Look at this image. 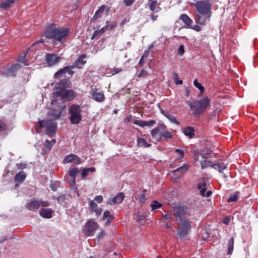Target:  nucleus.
<instances>
[{"mask_svg":"<svg viewBox=\"0 0 258 258\" xmlns=\"http://www.w3.org/2000/svg\"><path fill=\"white\" fill-rule=\"evenodd\" d=\"M228 165L224 163H219L214 164L212 168L215 170H218L220 173H223L224 170L228 169Z\"/></svg>","mask_w":258,"mask_h":258,"instance_id":"a878e982","label":"nucleus"},{"mask_svg":"<svg viewBox=\"0 0 258 258\" xmlns=\"http://www.w3.org/2000/svg\"><path fill=\"white\" fill-rule=\"evenodd\" d=\"M20 67L21 66L19 64H15L6 71L4 72L3 74L9 76H15L16 71L19 70Z\"/></svg>","mask_w":258,"mask_h":258,"instance_id":"4be33fe9","label":"nucleus"},{"mask_svg":"<svg viewBox=\"0 0 258 258\" xmlns=\"http://www.w3.org/2000/svg\"><path fill=\"white\" fill-rule=\"evenodd\" d=\"M162 206V204L157 201H153L151 204L152 211H154L157 209L160 208Z\"/></svg>","mask_w":258,"mask_h":258,"instance_id":"4c0bfd02","label":"nucleus"},{"mask_svg":"<svg viewBox=\"0 0 258 258\" xmlns=\"http://www.w3.org/2000/svg\"><path fill=\"white\" fill-rule=\"evenodd\" d=\"M70 120L73 124H78L82 120L81 106L79 105L73 104L69 107Z\"/></svg>","mask_w":258,"mask_h":258,"instance_id":"0eeeda50","label":"nucleus"},{"mask_svg":"<svg viewBox=\"0 0 258 258\" xmlns=\"http://www.w3.org/2000/svg\"><path fill=\"white\" fill-rule=\"evenodd\" d=\"M7 125L3 121L0 120V132L6 130Z\"/></svg>","mask_w":258,"mask_h":258,"instance_id":"13d9d810","label":"nucleus"},{"mask_svg":"<svg viewBox=\"0 0 258 258\" xmlns=\"http://www.w3.org/2000/svg\"><path fill=\"white\" fill-rule=\"evenodd\" d=\"M16 166H17V167L18 168V169H25L26 168L27 164L24 163H17Z\"/></svg>","mask_w":258,"mask_h":258,"instance_id":"5fc2aeb1","label":"nucleus"},{"mask_svg":"<svg viewBox=\"0 0 258 258\" xmlns=\"http://www.w3.org/2000/svg\"><path fill=\"white\" fill-rule=\"evenodd\" d=\"M147 72L144 70H142L141 71L140 73L139 74L138 77H145L147 76Z\"/></svg>","mask_w":258,"mask_h":258,"instance_id":"4d7b16f0","label":"nucleus"},{"mask_svg":"<svg viewBox=\"0 0 258 258\" xmlns=\"http://www.w3.org/2000/svg\"><path fill=\"white\" fill-rule=\"evenodd\" d=\"M92 98L98 102H102L105 99V96L102 92L98 91L97 88L92 89L90 92Z\"/></svg>","mask_w":258,"mask_h":258,"instance_id":"ddd939ff","label":"nucleus"},{"mask_svg":"<svg viewBox=\"0 0 258 258\" xmlns=\"http://www.w3.org/2000/svg\"><path fill=\"white\" fill-rule=\"evenodd\" d=\"M105 234L104 231H101L98 235V237L99 239L102 238Z\"/></svg>","mask_w":258,"mask_h":258,"instance_id":"0e129e2a","label":"nucleus"},{"mask_svg":"<svg viewBox=\"0 0 258 258\" xmlns=\"http://www.w3.org/2000/svg\"><path fill=\"white\" fill-rule=\"evenodd\" d=\"M56 143L55 139H52L51 141L46 140L43 143V148L42 149L41 154L45 155L49 152Z\"/></svg>","mask_w":258,"mask_h":258,"instance_id":"dca6fc26","label":"nucleus"},{"mask_svg":"<svg viewBox=\"0 0 258 258\" xmlns=\"http://www.w3.org/2000/svg\"><path fill=\"white\" fill-rule=\"evenodd\" d=\"M122 71L121 68H114L112 71V74L115 75Z\"/></svg>","mask_w":258,"mask_h":258,"instance_id":"052dcab7","label":"nucleus"},{"mask_svg":"<svg viewBox=\"0 0 258 258\" xmlns=\"http://www.w3.org/2000/svg\"><path fill=\"white\" fill-rule=\"evenodd\" d=\"M40 206L42 207H47L49 206V203L47 201L33 200L27 203L26 207L29 210L35 211L38 209Z\"/></svg>","mask_w":258,"mask_h":258,"instance_id":"9d476101","label":"nucleus"},{"mask_svg":"<svg viewBox=\"0 0 258 258\" xmlns=\"http://www.w3.org/2000/svg\"><path fill=\"white\" fill-rule=\"evenodd\" d=\"M174 215L178 221L177 235L180 239H182L188 234L191 227V222L186 218L187 214L182 208L174 209Z\"/></svg>","mask_w":258,"mask_h":258,"instance_id":"f03ea898","label":"nucleus"},{"mask_svg":"<svg viewBox=\"0 0 258 258\" xmlns=\"http://www.w3.org/2000/svg\"><path fill=\"white\" fill-rule=\"evenodd\" d=\"M27 52H28V51H26V52H25L23 55L20 56L18 59V60L19 62L23 63L25 66L29 65V64L27 62V59H26V55H27Z\"/></svg>","mask_w":258,"mask_h":258,"instance_id":"58836bf2","label":"nucleus"},{"mask_svg":"<svg viewBox=\"0 0 258 258\" xmlns=\"http://www.w3.org/2000/svg\"><path fill=\"white\" fill-rule=\"evenodd\" d=\"M63 109V107H58L56 109H52L48 112V116L50 119L55 121V119L60 118Z\"/></svg>","mask_w":258,"mask_h":258,"instance_id":"4468645a","label":"nucleus"},{"mask_svg":"<svg viewBox=\"0 0 258 258\" xmlns=\"http://www.w3.org/2000/svg\"><path fill=\"white\" fill-rule=\"evenodd\" d=\"M145 218V217L144 215H139L138 216V218L137 220L138 221H140L141 220H144Z\"/></svg>","mask_w":258,"mask_h":258,"instance_id":"338daca9","label":"nucleus"},{"mask_svg":"<svg viewBox=\"0 0 258 258\" xmlns=\"http://www.w3.org/2000/svg\"><path fill=\"white\" fill-rule=\"evenodd\" d=\"M63 162L64 164L71 163L75 165H79L81 163L82 160L78 155L74 154H70L64 157Z\"/></svg>","mask_w":258,"mask_h":258,"instance_id":"9b49d317","label":"nucleus"},{"mask_svg":"<svg viewBox=\"0 0 258 258\" xmlns=\"http://www.w3.org/2000/svg\"><path fill=\"white\" fill-rule=\"evenodd\" d=\"M179 19L181 20L187 27H191L192 20L187 15L182 14L180 16Z\"/></svg>","mask_w":258,"mask_h":258,"instance_id":"cd10ccee","label":"nucleus"},{"mask_svg":"<svg viewBox=\"0 0 258 258\" xmlns=\"http://www.w3.org/2000/svg\"><path fill=\"white\" fill-rule=\"evenodd\" d=\"M86 57L85 54H82L74 62L73 65L68 66L60 69L58 71L55 73L54 78L55 79H60L62 77H66V74L68 73L69 75H72L74 74V72L72 69L78 68L80 69L86 63V60L84 59Z\"/></svg>","mask_w":258,"mask_h":258,"instance_id":"20e7f679","label":"nucleus"},{"mask_svg":"<svg viewBox=\"0 0 258 258\" xmlns=\"http://www.w3.org/2000/svg\"><path fill=\"white\" fill-rule=\"evenodd\" d=\"M144 56H142L141 57V58H140V59L139 60V64L140 65L142 66L144 63Z\"/></svg>","mask_w":258,"mask_h":258,"instance_id":"774afa93","label":"nucleus"},{"mask_svg":"<svg viewBox=\"0 0 258 258\" xmlns=\"http://www.w3.org/2000/svg\"><path fill=\"white\" fill-rule=\"evenodd\" d=\"M116 26V23L114 22H109L107 21L106 22V26L104 27H106V31L108 29L112 30Z\"/></svg>","mask_w":258,"mask_h":258,"instance_id":"79ce46f5","label":"nucleus"},{"mask_svg":"<svg viewBox=\"0 0 258 258\" xmlns=\"http://www.w3.org/2000/svg\"><path fill=\"white\" fill-rule=\"evenodd\" d=\"M60 57L56 54L48 53L45 55V60L49 67L55 65L60 61Z\"/></svg>","mask_w":258,"mask_h":258,"instance_id":"f8f14e48","label":"nucleus"},{"mask_svg":"<svg viewBox=\"0 0 258 258\" xmlns=\"http://www.w3.org/2000/svg\"><path fill=\"white\" fill-rule=\"evenodd\" d=\"M166 127L164 124H160L157 127L152 130L151 134L153 138H157L160 135H162L164 129H166Z\"/></svg>","mask_w":258,"mask_h":258,"instance_id":"6ab92c4d","label":"nucleus"},{"mask_svg":"<svg viewBox=\"0 0 258 258\" xmlns=\"http://www.w3.org/2000/svg\"><path fill=\"white\" fill-rule=\"evenodd\" d=\"M192 29L196 30V31L199 32L201 30V28L200 26L198 25H195L192 27H190Z\"/></svg>","mask_w":258,"mask_h":258,"instance_id":"e2e57ef3","label":"nucleus"},{"mask_svg":"<svg viewBox=\"0 0 258 258\" xmlns=\"http://www.w3.org/2000/svg\"><path fill=\"white\" fill-rule=\"evenodd\" d=\"M124 198V194L123 192H119L116 196L109 198L107 200V204L110 205L119 204L122 202Z\"/></svg>","mask_w":258,"mask_h":258,"instance_id":"f3484780","label":"nucleus"},{"mask_svg":"<svg viewBox=\"0 0 258 258\" xmlns=\"http://www.w3.org/2000/svg\"><path fill=\"white\" fill-rule=\"evenodd\" d=\"M202 234L203 235L202 236V239L203 240H207L209 237V233L206 231L205 230H203L202 231Z\"/></svg>","mask_w":258,"mask_h":258,"instance_id":"09e8293b","label":"nucleus"},{"mask_svg":"<svg viewBox=\"0 0 258 258\" xmlns=\"http://www.w3.org/2000/svg\"><path fill=\"white\" fill-rule=\"evenodd\" d=\"M165 116L173 123L176 124L177 125H179V122L177 120L176 118L169 113L165 114Z\"/></svg>","mask_w":258,"mask_h":258,"instance_id":"a19ab883","label":"nucleus"},{"mask_svg":"<svg viewBox=\"0 0 258 258\" xmlns=\"http://www.w3.org/2000/svg\"><path fill=\"white\" fill-rule=\"evenodd\" d=\"M175 151L178 152L179 154V155L177 157V159H181L184 157L183 150L180 149H175Z\"/></svg>","mask_w":258,"mask_h":258,"instance_id":"de8ad7c7","label":"nucleus"},{"mask_svg":"<svg viewBox=\"0 0 258 258\" xmlns=\"http://www.w3.org/2000/svg\"><path fill=\"white\" fill-rule=\"evenodd\" d=\"M136 0H123V3L126 7L132 6Z\"/></svg>","mask_w":258,"mask_h":258,"instance_id":"864d4df0","label":"nucleus"},{"mask_svg":"<svg viewBox=\"0 0 258 258\" xmlns=\"http://www.w3.org/2000/svg\"><path fill=\"white\" fill-rule=\"evenodd\" d=\"M145 192L146 190H144L142 191L139 195H138V199L142 203H144L147 200L145 196Z\"/></svg>","mask_w":258,"mask_h":258,"instance_id":"c03bdc74","label":"nucleus"},{"mask_svg":"<svg viewBox=\"0 0 258 258\" xmlns=\"http://www.w3.org/2000/svg\"><path fill=\"white\" fill-rule=\"evenodd\" d=\"M196 12L195 19L196 22L201 25L205 24L212 15V5L211 0H200L193 4Z\"/></svg>","mask_w":258,"mask_h":258,"instance_id":"f257e3e1","label":"nucleus"},{"mask_svg":"<svg viewBox=\"0 0 258 258\" xmlns=\"http://www.w3.org/2000/svg\"><path fill=\"white\" fill-rule=\"evenodd\" d=\"M19 0H5L0 4V8L7 10L10 8L16 1Z\"/></svg>","mask_w":258,"mask_h":258,"instance_id":"bb28decb","label":"nucleus"},{"mask_svg":"<svg viewBox=\"0 0 258 258\" xmlns=\"http://www.w3.org/2000/svg\"><path fill=\"white\" fill-rule=\"evenodd\" d=\"M195 130L194 127L188 126L183 129V133L186 137L189 139H192L195 137Z\"/></svg>","mask_w":258,"mask_h":258,"instance_id":"5701e85b","label":"nucleus"},{"mask_svg":"<svg viewBox=\"0 0 258 258\" xmlns=\"http://www.w3.org/2000/svg\"><path fill=\"white\" fill-rule=\"evenodd\" d=\"M163 219L165 220H170L171 221H173V218L171 217V214L170 212H168L165 214L163 215Z\"/></svg>","mask_w":258,"mask_h":258,"instance_id":"3c124183","label":"nucleus"},{"mask_svg":"<svg viewBox=\"0 0 258 258\" xmlns=\"http://www.w3.org/2000/svg\"><path fill=\"white\" fill-rule=\"evenodd\" d=\"M107 218V224L111 223L114 220V216L110 214V213L108 211H105L103 215V219L104 220Z\"/></svg>","mask_w":258,"mask_h":258,"instance_id":"7c9ffc66","label":"nucleus"},{"mask_svg":"<svg viewBox=\"0 0 258 258\" xmlns=\"http://www.w3.org/2000/svg\"><path fill=\"white\" fill-rule=\"evenodd\" d=\"M105 31H106V27H103L102 28H101L100 30H98L95 31L93 33L91 39H94L95 38H96V37H97L98 36H100Z\"/></svg>","mask_w":258,"mask_h":258,"instance_id":"e433bc0d","label":"nucleus"},{"mask_svg":"<svg viewBox=\"0 0 258 258\" xmlns=\"http://www.w3.org/2000/svg\"><path fill=\"white\" fill-rule=\"evenodd\" d=\"M151 19L153 21H155L157 20V18H158V15H154V14H151Z\"/></svg>","mask_w":258,"mask_h":258,"instance_id":"69168bd1","label":"nucleus"},{"mask_svg":"<svg viewBox=\"0 0 258 258\" xmlns=\"http://www.w3.org/2000/svg\"><path fill=\"white\" fill-rule=\"evenodd\" d=\"M39 125L41 128H45L46 135L51 137L55 136L57 125L54 120L50 119L39 120Z\"/></svg>","mask_w":258,"mask_h":258,"instance_id":"423d86ee","label":"nucleus"},{"mask_svg":"<svg viewBox=\"0 0 258 258\" xmlns=\"http://www.w3.org/2000/svg\"><path fill=\"white\" fill-rule=\"evenodd\" d=\"M155 123V121L153 120H150L149 121H146V126H152Z\"/></svg>","mask_w":258,"mask_h":258,"instance_id":"680f3d73","label":"nucleus"},{"mask_svg":"<svg viewBox=\"0 0 258 258\" xmlns=\"http://www.w3.org/2000/svg\"><path fill=\"white\" fill-rule=\"evenodd\" d=\"M56 89L59 90L60 89H63L67 88H71L72 87V83L69 78H64L62 79L57 84Z\"/></svg>","mask_w":258,"mask_h":258,"instance_id":"aec40b11","label":"nucleus"},{"mask_svg":"<svg viewBox=\"0 0 258 258\" xmlns=\"http://www.w3.org/2000/svg\"><path fill=\"white\" fill-rule=\"evenodd\" d=\"M173 136L171 133L164 129V132H163L162 135H160L157 138V140L158 141H160L162 138L165 139H171Z\"/></svg>","mask_w":258,"mask_h":258,"instance_id":"c9c22d12","label":"nucleus"},{"mask_svg":"<svg viewBox=\"0 0 258 258\" xmlns=\"http://www.w3.org/2000/svg\"><path fill=\"white\" fill-rule=\"evenodd\" d=\"M137 144L141 147L148 148L151 146V144L147 142L146 139L142 138H138Z\"/></svg>","mask_w":258,"mask_h":258,"instance_id":"c85d7f7f","label":"nucleus"},{"mask_svg":"<svg viewBox=\"0 0 258 258\" xmlns=\"http://www.w3.org/2000/svg\"><path fill=\"white\" fill-rule=\"evenodd\" d=\"M54 213V211L50 208H42L39 211V214L41 217L47 219L51 218L53 216Z\"/></svg>","mask_w":258,"mask_h":258,"instance_id":"412c9836","label":"nucleus"},{"mask_svg":"<svg viewBox=\"0 0 258 258\" xmlns=\"http://www.w3.org/2000/svg\"><path fill=\"white\" fill-rule=\"evenodd\" d=\"M103 197L101 195L97 196L94 198V200L99 204L103 202Z\"/></svg>","mask_w":258,"mask_h":258,"instance_id":"6e6d98bb","label":"nucleus"},{"mask_svg":"<svg viewBox=\"0 0 258 258\" xmlns=\"http://www.w3.org/2000/svg\"><path fill=\"white\" fill-rule=\"evenodd\" d=\"M174 79L175 80V83L177 85H180V84H182L183 83V81L182 80H179V79H178V76L177 75V74L176 73H174Z\"/></svg>","mask_w":258,"mask_h":258,"instance_id":"8fccbe9b","label":"nucleus"},{"mask_svg":"<svg viewBox=\"0 0 258 258\" xmlns=\"http://www.w3.org/2000/svg\"><path fill=\"white\" fill-rule=\"evenodd\" d=\"M89 205L92 211L96 209L98 207L97 205L93 200H90Z\"/></svg>","mask_w":258,"mask_h":258,"instance_id":"49530a36","label":"nucleus"},{"mask_svg":"<svg viewBox=\"0 0 258 258\" xmlns=\"http://www.w3.org/2000/svg\"><path fill=\"white\" fill-rule=\"evenodd\" d=\"M160 3L157 0H148V7L149 9L154 12L158 13L161 11Z\"/></svg>","mask_w":258,"mask_h":258,"instance_id":"a211bd4d","label":"nucleus"},{"mask_svg":"<svg viewBox=\"0 0 258 258\" xmlns=\"http://www.w3.org/2000/svg\"><path fill=\"white\" fill-rule=\"evenodd\" d=\"M134 124L138 125L142 127L146 126V121L142 120H136L134 121Z\"/></svg>","mask_w":258,"mask_h":258,"instance_id":"a18cd8bd","label":"nucleus"},{"mask_svg":"<svg viewBox=\"0 0 258 258\" xmlns=\"http://www.w3.org/2000/svg\"><path fill=\"white\" fill-rule=\"evenodd\" d=\"M189 167V165L187 164H184L183 166L176 169L174 172H179L180 175H182L184 174L188 169Z\"/></svg>","mask_w":258,"mask_h":258,"instance_id":"2f4dec72","label":"nucleus"},{"mask_svg":"<svg viewBox=\"0 0 258 258\" xmlns=\"http://www.w3.org/2000/svg\"><path fill=\"white\" fill-rule=\"evenodd\" d=\"M52 96L54 98L61 97L62 99L70 100L74 98L75 94L72 90H66L63 89H60L54 92L52 94Z\"/></svg>","mask_w":258,"mask_h":258,"instance_id":"1a4fd4ad","label":"nucleus"},{"mask_svg":"<svg viewBox=\"0 0 258 258\" xmlns=\"http://www.w3.org/2000/svg\"><path fill=\"white\" fill-rule=\"evenodd\" d=\"M109 10V8L105 5H102L95 13L91 19V21H95L100 18L103 15H107Z\"/></svg>","mask_w":258,"mask_h":258,"instance_id":"2eb2a0df","label":"nucleus"},{"mask_svg":"<svg viewBox=\"0 0 258 258\" xmlns=\"http://www.w3.org/2000/svg\"><path fill=\"white\" fill-rule=\"evenodd\" d=\"M200 164H201V168L202 169H204V168H207L208 167H212V166L214 164L212 163V161H211V160H207L204 157H203V159L200 161Z\"/></svg>","mask_w":258,"mask_h":258,"instance_id":"c756f323","label":"nucleus"},{"mask_svg":"<svg viewBox=\"0 0 258 258\" xmlns=\"http://www.w3.org/2000/svg\"><path fill=\"white\" fill-rule=\"evenodd\" d=\"M26 174L24 171L18 172L14 177V181L15 182L22 183L26 179Z\"/></svg>","mask_w":258,"mask_h":258,"instance_id":"393cba45","label":"nucleus"},{"mask_svg":"<svg viewBox=\"0 0 258 258\" xmlns=\"http://www.w3.org/2000/svg\"><path fill=\"white\" fill-rule=\"evenodd\" d=\"M80 172L79 168L71 166L70 168L69 171V175L71 177L72 179V183L74 184L76 183V175Z\"/></svg>","mask_w":258,"mask_h":258,"instance_id":"b1692460","label":"nucleus"},{"mask_svg":"<svg viewBox=\"0 0 258 258\" xmlns=\"http://www.w3.org/2000/svg\"><path fill=\"white\" fill-rule=\"evenodd\" d=\"M177 51H178V54L180 56L183 55V54L184 53V46L183 45H181L179 46Z\"/></svg>","mask_w":258,"mask_h":258,"instance_id":"603ef678","label":"nucleus"},{"mask_svg":"<svg viewBox=\"0 0 258 258\" xmlns=\"http://www.w3.org/2000/svg\"><path fill=\"white\" fill-rule=\"evenodd\" d=\"M198 189L200 190L201 195L203 197H205V192L207 190L206 183L205 182L202 183H199L197 186Z\"/></svg>","mask_w":258,"mask_h":258,"instance_id":"72a5a7b5","label":"nucleus"},{"mask_svg":"<svg viewBox=\"0 0 258 258\" xmlns=\"http://www.w3.org/2000/svg\"><path fill=\"white\" fill-rule=\"evenodd\" d=\"M187 104L189 107L194 110L193 114L198 116L203 114L207 108L210 106V99L205 96L201 99L187 101Z\"/></svg>","mask_w":258,"mask_h":258,"instance_id":"39448f33","label":"nucleus"},{"mask_svg":"<svg viewBox=\"0 0 258 258\" xmlns=\"http://www.w3.org/2000/svg\"><path fill=\"white\" fill-rule=\"evenodd\" d=\"M234 239L233 237H231L230 239L228 240L227 245H228V254L231 255L233 250L234 248Z\"/></svg>","mask_w":258,"mask_h":258,"instance_id":"f704fd0d","label":"nucleus"},{"mask_svg":"<svg viewBox=\"0 0 258 258\" xmlns=\"http://www.w3.org/2000/svg\"><path fill=\"white\" fill-rule=\"evenodd\" d=\"M69 33V28L52 27L47 29L43 33V36L47 38L53 39V44L57 45L58 42L62 44L63 39L68 36Z\"/></svg>","mask_w":258,"mask_h":258,"instance_id":"7ed1b4c3","label":"nucleus"},{"mask_svg":"<svg viewBox=\"0 0 258 258\" xmlns=\"http://www.w3.org/2000/svg\"><path fill=\"white\" fill-rule=\"evenodd\" d=\"M95 171L96 169L94 167L83 168L81 172V177L85 178L88 175L89 172H94Z\"/></svg>","mask_w":258,"mask_h":258,"instance_id":"473e14b6","label":"nucleus"},{"mask_svg":"<svg viewBox=\"0 0 258 258\" xmlns=\"http://www.w3.org/2000/svg\"><path fill=\"white\" fill-rule=\"evenodd\" d=\"M98 227V224L94 219H89L84 227L83 232L87 236H92L94 235Z\"/></svg>","mask_w":258,"mask_h":258,"instance_id":"6e6552de","label":"nucleus"},{"mask_svg":"<svg viewBox=\"0 0 258 258\" xmlns=\"http://www.w3.org/2000/svg\"><path fill=\"white\" fill-rule=\"evenodd\" d=\"M93 212L95 213L97 216H99L101 214L102 210L101 208H97L96 209L92 211Z\"/></svg>","mask_w":258,"mask_h":258,"instance_id":"bf43d9fd","label":"nucleus"},{"mask_svg":"<svg viewBox=\"0 0 258 258\" xmlns=\"http://www.w3.org/2000/svg\"><path fill=\"white\" fill-rule=\"evenodd\" d=\"M194 85H195V86L198 88L200 91V93L201 94H203L204 92V90H205V88L201 84V83H199L198 82V80L197 79H195L194 81Z\"/></svg>","mask_w":258,"mask_h":258,"instance_id":"ea45409f","label":"nucleus"},{"mask_svg":"<svg viewBox=\"0 0 258 258\" xmlns=\"http://www.w3.org/2000/svg\"><path fill=\"white\" fill-rule=\"evenodd\" d=\"M238 197L237 194H234L232 195H231L227 200V201L228 203H231L233 202H236L238 200Z\"/></svg>","mask_w":258,"mask_h":258,"instance_id":"37998d69","label":"nucleus"}]
</instances>
